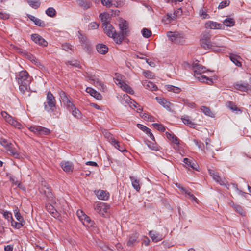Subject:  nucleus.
I'll return each instance as SVG.
<instances>
[{"label": "nucleus", "instance_id": "1", "mask_svg": "<svg viewBox=\"0 0 251 251\" xmlns=\"http://www.w3.org/2000/svg\"><path fill=\"white\" fill-rule=\"evenodd\" d=\"M17 79L19 84V89L22 93H25V91H28L31 80L27 71H22L19 72Z\"/></svg>", "mask_w": 251, "mask_h": 251}, {"label": "nucleus", "instance_id": "2", "mask_svg": "<svg viewBox=\"0 0 251 251\" xmlns=\"http://www.w3.org/2000/svg\"><path fill=\"white\" fill-rule=\"evenodd\" d=\"M193 70L194 76L198 80L201 82H206L207 83H212V81L211 79L203 76L201 75L206 71V68L198 63H195L193 65Z\"/></svg>", "mask_w": 251, "mask_h": 251}, {"label": "nucleus", "instance_id": "3", "mask_svg": "<svg viewBox=\"0 0 251 251\" xmlns=\"http://www.w3.org/2000/svg\"><path fill=\"white\" fill-rule=\"evenodd\" d=\"M169 39L175 44H183L185 42L184 34L178 31H169L167 33Z\"/></svg>", "mask_w": 251, "mask_h": 251}, {"label": "nucleus", "instance_id": "4", "mask_svg": "<svg viewBox=\"0 0 251 251\" xmlns=\"http://www.w3.org/2000/svg\"><path fill=\"white\" fill-rule=\"evenodd\" d=\"M56 106V100L53 94L50 92L47 94L46 102H44V109L49 112H52Z\"/></svg>", "mask_w": 251, "mask_h": 251}, {"label": "nucleus", "instance_id": "5", "mask_svg": "<svg viewBox=\"0 0 251 251\" xmlns=\"http://www.w3.org/2000/svg\"><path fill=\"white\" fill-rule=\"evenodd\" d=\"M119 27L121 29V33H118V35H117L116 43L117 44L121 43L124 37L127 36L129 33L128 24L126 21H122L119 24Z\"/></svg>", "mask_w": 251, "mask_h": 251}, {"label": "nucleus", "instance_id": "6", "mask_svg": "<svg viewBox=\"0 0 251 251\" xmlns=\"http://www.w3.org/2000/svg\"><path fill=\"white\" fill-rule=\"evenodd\" d=\"M102 25L104 33L109 37L113 38L116 42V37L117 35L118 34L116 33L112 25L108 22L103 23Z\"/></svg>", "mask_w": 251, "mask_h": 251}, {"label": "nucleus", "instance_id": "7", "mask_svg": "<svg viewBox=\"0 0 251 251\" xmlns=\"http://www.w3.org/2000/svg\"><path fill=\"white\" fill-rule=\"evenodd\" d=\"M208 49L217 50L216 48H222L224 47V42L220 36H215L211 42Z\"/></svg>", "mask_w": 251, "mask_h": 251}, {"label": "nucleus", "instance_id": "8", "mask_svg": "<svg viewBox=\"0 0 251 251\" xmlns=\"http://www.w3.org/2000/svg\"><path fill=\"white\" fill-rule=\"evenodd\" d=\"M211 35L208 32L205 31L203 32L201 35V45L204 49H208V47L210 46V39Z\"/></svg>", "mask_w": 251, "mask_h": 251}, {"label": "nucleus", "instance_id": "9", "mask_svg": "<svg viewBox=\"0 0 251 251\" xmlns=\"http://www.w3.org/2000/svg\"><path fill=\"white\" fill-rule=\"evenodd\" d=\"M95 210L100 215L105 217V213L107 212L109 206L103 202H98L94 204Z\"/></svg>", "mask_w": 251, "mask_h": 251}, {"label": "nucleus", "instance_id": "10", "mask_svg": "<svg viewBox=\"0 0 251 251\" xmlns=\"http://www.w3.org/2000/svg\"><path fill=\"white\" fill-rule=\"evenodd\" d=\"M139 234L137 233H134L130 235L128 237V240L127 242V245L128 247H133L138 242Z\"/></svg>", "mask_w": 251, "mask_h": 251}, {"label": "nucleus", "instance_id": "11", "mask_svg": "<svg viewBox=\"0 0 251 251\" xmlns=\"http://www.w3.org/2000/svg\"><path fill=\"white\" fill-rule=\"evenodd\" d=\"M31 38V39L36 44H38L39 45L44 47H46L48 45V42L39 34H32Z\"/></svg>", "mask_w": 251, "mask_h": 251}, {"label": "nucleus", "instance_id": "12", "mask_svg": "<svg viewBox=\"0 0 251 251\" xmlns=\"http://www.w3.org/2000/svg\"><path fill=\"white\" fill-rule=\"evenodd\" d=\"M59 94L62 102L66 107H72V106H73V104L70 101L66 94L64 91L60 90L59 91Z\"/></svg>", "mask_w": 251, "mask_h": 251}, {"label": "nucleus", "instance_id": "13", "mask_svg": "<svg viewBox=\"0 0 251 251\" xmlns=\"http://www.w3.org/2000/svg\"><path fill=\"white\" fill-rule=\"evenodd\" d=\"M234 87L236 90L247 92L251 89V86L248 83L237 82L234 84Z\"/></svg>", "mask_w": 251, "mask_h": 251}, {"label": "nucleus", "instance_id": "14", "mask_svg": "<svg viewBox=\"0 0 251 251\" xmlns=\"http://www.w3.org/2000/svg\"><path fill=\"white\" fill-rule=\"evenodd\" d=\"M95 193L99 200L105 201L108 200L109 197V193L103 190L95 191Z\"/></svg>", "mask_w": 251, "mask_h": 251}, {"label": "nucleus", "instance_id": "15", "mask_svg": "<svg viewBox=\"0 0 251 251\" xmlns=\"http://www.w3.org/2000/svg\"><path fill=\"white\" fill-rule=\"evenodd\" d=\"M78 37L81 45L84 48L88 50L90 48V44L86 36L83 35L80 31H78Z\"/></svg>", "mask_w": 251, "mask_h": 251}, {"label": "nucleus", "instance_id": "16", "mask_svg": "<svg viewBox=\"0 0 251 251\" xmlns=\"http://www.w3.org/2000/svg\"><path fill=\"white\" fill-rule=\"evenodd\" d=\"M206 28H209L210 29H223L224 25L223 24H219L217 22L209 21L205 24Z\"/></svg>", "mask_w": 251, "mask_h": 251}, {"label": "nucleus", "instance_id": "17", "mask_svg": "<svg viewBox=\"0 0 251 251\" xmlns=\"http://www.w3.org/2000/svg\"><path fill=\"white\" fill-rule=\"evenodd\" d=\"M157 102L162 106L167 109L169 111H171V106H173V104L171 102L167 101L166 100L162 98H158L156 97Z\"/></svg>", "mask_w": 251, "mask_h": 251}, {"label": "nucleus", "instance_id": "18", "mask_svg": "<svg viewBox=\"0 0 251 251\" xmlns=\"http://www.w3.org/2000/svg\"><path fill=\"white\" fill-rule=\"evenodd\" d=\"M41 192L44 193V195L49 200L52 201H53V194L49 186H47V187L45 189H42Z\"/></svg>", "mask_w": 251, "mask_h": 251}, {"label": "nucleus", "instance_id": "19", "mask_svg": "<svg viewBox=\"0 0 251 251\" xmlns=\"http://www.w3.org/2000/svg\"><path fill=\"white\" fill-rule=\"evenodd\" d=\"M86 92L89 93L92 96L98 100H100L102 99V96L101 94L98 92H97L94 89H92L90 87H88L86 88Z\"/></svg>", "mask_w": 251, "mask_h": 251}, {"label": "nucleus", "instance_id": "20", "mask_svg": "<svg viewBox=\"0 0 251 251\" xmlns=\"http://www.w3.org/2000/svg\"><path fill=\"white\" fill-rule=\"evenodd\" d=\"M78 5L86 10L91 6V3L86 0H76Z\"/></svg>", "mask_w": 251, "mask_h": 251}, {"label": "nucleus", "instance_id": "21", "mask_svg": "<svg viewBox=\"0 0 251 251\" xmlns=\"http://www.w3.org/2000/svg\"><path fill=\"white\" fill-rule=\"evenodd\" d=\"M96 49L98 52L101 54H105L108 50V48L103 44H98L96 46Z\"/></svg>", "mask_w": 251, "mask_h": 251}, {"label": "nucleus", "instance_id": "22", "mask_svg": "<svg viewBox=\"0 0 251 251\" xmlns=\"http://www.w3.org/2000/svg\"><path fill=\"white\" fill-rule=\"evenodd\" d=\"M62 168L66 172H72L73 166L71 163L68 161L62 162L61 163Z\"/></svg>", "mask_w": 251, "mask_h": 251}, {"label": "nucleus", "instance_id": "23", "mask_svg": "<svg viewBox=\"0 0 251 251\" xmlns=\"http://www.w3.org/2000/svg\"><path fill=\"white\" fill-rule=\"evenodd\" d=\"M183 162L188 167H190L192 169H195L197 171L199 170L197 168V166H198V165L195 161H194L193 160H191L187 158H185L183 159Z\"/></svg>", "mask_w": 251, "mask_h": 251}, {"label": "nucleus", "instance_id": "24", "mask_svg": "<svg viewBox=\"0 0 251 251\" xmlns=\"http://www.w3.org/2000/svg\"><path fill=\"white\" fill-rule=\"evenodd\" d=\"M28 17L30 19V20H31L32 21H33L34 23V24L36 25L39 26L40 27H44L45 26V24L44 22L42 21L41 20H40L37 18H36L34 16L30 15H28Z\"/></svg>", "mask_w": 251, "mask_h": 251}, {"label": "nucleus", "instance_id": "25", "mask_svg": "<svg viewBox=\"0 0 251 251\" xmlns=\"http://www.w3.org/2000/svg\"><path fill=\"white\" fill-rule=\"evenodd\" d=\"M111 144L114 146L115 148H116L121 152H127V151L125 148L124 145L123 144L120 143L119 142L116 141V140H115V142H112Z\"/></svg>", "mask_w": 251, "mask_h": 251}, {"label": "nucleus", "instance_id": "26", "mask_svg": "<svg viewBox=\"0 0 251 251\" xmlns=\"http://www.w3.org/2000/svg\"><path fill=\"white\" fill-rule=\"evenodd\" d=\"M67 109L72 112L73 115L77 118H79L81 115L80 111L73 104V106L72 107H66Z\"/></svg>", "mask_w": 251, "mask_h": 251}, {"label": "nucleus", "instance_id": "27", "mask_svg": "<svg viewBox=\"0 0 251 251\" xmlns=\"http://www.w3.org/2000/svg\"><path fill=\"white\" fill-rule=\"evenodd\" d=\"M166 137L173 143L178 145L179 144V139L173 133H170L168 132H166Z\"/></svg>", "mask_w": 251, "mask_h": 251}, {"label": "nucleus", "instance_id": "28", "mask_svg": "<svg viewBox=\"0 0 251 251\" xmlns=\"http://www.w3.org/2000/svg\"><path fill=\"white\" fill-rule=\"evenodd\" d=\"M130 179L132 182V185L133 188L137 191H139L140 189V181L134 176H130Z\"/></svg>", "mask_w": 251, "mask_h": 251}, {"label": "nucleus", "instance_id": "29", "mask_svg": "<svg viewBox=\"0 0 251 251\" xmlns=\"http://www.w3.org/2000/svg\"><path fill=\"white\" fill-rule=\"evenodd\" d=\"M149 234L150 237L151 238L152 240L155 242H157L162 239L161 236L158 234H156L153 231H150Z\"/></svg>", "mask_w": 251, "mask_h": 251}, {"label": "nucleus", "instance_id": "30", "mask_svg": "<svg viewBox=\"0 0 251 251\" xmlns=\"http://www.w3.org/2000/svg\"><path fill=\"white\" fill-rule=\"evenodd\" d=\"M144 86L148 89L155 91L157 89L156 86L152 82L146 81L143 83Z\"/></svg>", "mask_w": 251, "mask_h": 251}, {"label": "nucleus", "instance_id": "31", "mask_svg": "<svg viewBox=\"0 0 251 251\" xmlns=\"http://www.w3.org/2000/svg\"><path fill=\"white\" fill-rule=\"evenodd\" d=\"M182 121L183 123L187 125V126L192 127L194 128L196 124L193 122L192 121H191L188 116H185L181 118Z\"/></svg>", "mask_w": 251, "mask_h": 251}, {"label": "nucleus", "instance_id": "32", "mask_svg": "<svg viewBox=\"0 0 251 251\" xmlns=\"http://www.w3.org/2000/svg\"><path fill=\"white\" fill-rule=\"evenodd\" d=\"M223 25H225L228 27H231L234 25L235 21L234 19L232 18H227L223 21Z\"/></svg>", "mask_w": 251, "mask_h": 251}, {"label": "nucleus", "instance_id": "33", "mask_svg": "<svg viewBox=\"0 0 251 251\" xmlns=\"http://www.w3.org/2000/svg\"><path fill=\"white\" fill-rule=\"evenodd\" d=\"M27 2L34 9H37L40 6V0H27Z\"/></svg>", "mask_w": 251, "mask_h": 251}, {"label": "nucleus", "instance_id": "34", "mask_svg": "<svg viewBox=\"0 0 251 251\" xmlns=\"http://www.w3.org/2000/svg\"><path fill=\"white\" fill-rule=\"evenodd\" d=\"M102 134L111 144L112 142H115V139L113 138L112 134H111L107 130H103L102 131Z\"/></svg>", "mask_w": 251, "mask_h": 251}, {"label": "nucleus", "instance_id": "35", "mask_svg": "<svg viewBox=\"0 0 251 251\" xmlns=\"http://www.w3.org/2000/svg\"><path fill=\"white\" fill-rule=\"evenodd\" d=\"M83 217H82L81 218V220L83 221V224H86L87 226H93V225L94 224L93 221H92L90 218L87 216H86L85 214L83 215Z\"/></svg>", "mask_w": 251, "mask_h": 251}, {"label": "nucleus", "instance_id": "36", "mask_svg": "<svg viewBox=\"0 0 251 251\" xmlns=\"http://www.w3.org/2000/svg\"><path fill=\"white\" fill-rule=\"evenodd\" d=\"M123 90L130 94H133L134 93V91L128 85L123 82L122 85L120 87Z\"/></svg>", "mask_w": 251, "mask_h": 251}, {"label": "nucleus", "instance_id": "37", "mask_svg": "<svg viewBox=\"0 0 251 251\" xmlns=\"http://www.w3.org/2000/svg\"><path fill=\"white\" fill-rule=\"evenodd\" d=\"M226 105L232 111H238V112H241V110L238 108L236 104L232 102V101H228L226 104Z\"/></svg>", "mask_w": 251, "mask_h": 251}, {"label": "nucleus", "instance_id": "38", "mask_svg": "<svg viewBox=\"0 0 251 251\" xmlns=\"http://www.w3.org/2000/svg\"><path fill=\"white\" fill-rule=\"evenodd\" d=\"M14 212L15 213V217L17 221L21 223H24L25 225V221L23 218V217L21 215L20 213L19 212V210L18 208H16L14 210Z\"/></svg>", "mask_w": 251, "mask_h": 251}, {"label": "nucleus", "instance_id": "39", "mask_svg": "<svg viewBox=\"0 0 251 251\" xmlns=\"http://www.w3.org/2000/svg\"><path fill=\"white\" fill-rule=\"evenodd\" d=\"M8 123L11 125L12 126H14L15 127L17 128L18 129H20L22 127V125L19 122L14 119L13 118H12L8 122Z\"/></svg>", "mask_w": 251, "mask_h": 251}, {"label": "nucleus", "instance_id": "40", "mask_svg": "<svg viewBox=\"0 0 251 251\" xmlns=\"http://www.w3.org/2000/svg\"><path fill=\"white\" fill-rule=\"evenodd\" d=\"M46 14L49 17H54L56 16V12L53 7H49L46 11Z\"/></svg>", "mask_w": 251, "mask_h": 251}, {"label": "nucleus", "instance_id": "41", "mask_svg": "<svg viewBox=\"0 0 251 251\" xmlns=\"http://www.w3.org/2000/svg\"><path fill=\"white\" fill-rule=\"evenodd\" d=\"M239 57L235 55H231L230 56V60L237 66L241 67L242 66L241 63L238 60Z\"/></svg>", "mask_w": 251, "mask_h": 251}, {"label": "nucleus", "instance_id": "42", "mask_svg": "<svg viewBox=\"0 0 251 251\" xmlns=\"http://www.w3.org/2000/svg\"><path fill=\"white\" fill-rule=\"evenodd\" d=\"M10 222L11 223V226L13 227H14V228H17V229H19V228H21L24 225V223H21L20 222H15L13 220V219H12L10 221Z\"/></svg>", "mask_w": 251, "mask_h": 251}, {"label": "nucleus", "instance_id": "43", "mask_svg": "<svg viewBox=\"0 0 251 251\" xmlns=\"http://www.w3.org/2000/svg\"><path fill=\"white\" fill-rule=\"evenodd\" d=\"M234 209L237 213H238L241 216H246V213L244 211L242 207L240 205H234Z\"/></svg>", "mask_w": 251, "mask_h": 251}, {"label": "nucleus", "instance_id": "44", "mask_svg": "<svg viewBox=\"0 0 251 251\" xmlns=\"http://www.w3.org/2000/svg\"><path fill=\"white\" fill-rule=\"evenodd\" d=\"M167 89L169 91H172L176 93H178L181 91V89L179 88L172 85H168L167 86Z\"/></svg>", "mask_w": 251, "mask_h": 251}, {"label": "nucleus", "instance_id": "45", "mask_svg": "<svg viewBox=\"0 0 251 251\" xmlns=\"http://www.w3.org/2000/svg\"><path fill=\"white\" fill-rule=\"evenodd\" d=\"M153 126L159 131L161 132H164L165 131V128L164 126L161 124L154 123L152 124Z\"/></svg>", "mask_w": 251, "mask_h": 251}, {"label": "nucleus", "instance_id": "46", "mask_svg": "<svg viewBox=\"0 0 251 251\" xmlns=\"http://www.w3.org/2000/svg\"><path fill=\"white\" fill-rule=\"evenodd\" d=\"M50 130L49 129L40 126L38 134H40L41 135H48V134H50Z\"/></svg>", "mask_w": 251, "mask_h": 251}, {"label": "nucleus", "instance_id": "47", "mask_svg": "<svg viewBox=\"0 0 251 251\" xmlns=\"http://www.w3.org/2000/svg\"><path fill=\"white\" fill-rule=\"evenodd\" d=\"M66 64L71 65L76 67H79L80 66L79 62L76 60L68 61L66 62Z\"/></svg>", "mask_w": 251, "mask_h": 251}, {"label": "nucleus", "instance_id": "48", "mask_svg": "<svg viewBox=\"0 0 251 251\" xmlns=\"http://www.w3.org/2000/svg\"><path fill=\"white\" fill-rule=\"evenodd\" d=\"M142 35L145 38H149L151 35V32L150 30L144 28L142 30Z\"/></svg>", "mask_w": 251, "mask_h": 251}, {"label": "nucleus", "instance_id": "49", "mask_svg": "<svg viewBox=\"0 0 251 251\" xmlns=\"http://www.w3.org/2000/svg\"><path fill=\"white\" fill-rule=\"evenodd\" d=\"M201 110L206 115L212 116L213 113L211 111L210 109L205 106H202L201 107Z\"/></svg>", "mask_w": 251, "mask_h": 251}, {"label": "nucleus", "instance_id": "50", "mask_svg": "<svg viewBox=\"0 0 251 251\" xmlns=\"http://www.w3.org/2000/svg\"><path fill=\"white\" fill-rule=\"evenodd\" d=\"M113 4L117 7H121L125 2V0H112Z\"/></svg>", "mask_w": 251, "mask_h": 251}, {"label": "nucleus", "instance_id": "51", "mask_svg": "<svg viewBox=\"0 0 251 251\" xmlns=\"http://www.w3.org/2000/svg\"><path fill=\"white\" fill-rule=\"evenodd\" d=\"M146 144L148 147L152 150H157V147L156 145L151 142V141H146Z\"/></svg>", "mask_w": 251, "mask_h": 251}, {"label": "nucleus", "instance_id": "52", "mask_svg": "<svg viewBox=\"0 0 251 251\" xmlns=\"http://www.w3.org/2000/svg\"><path fill=\"white\" fill-rule=\"evenodd\" d=\"M230 3V1L229 0H224L220 3L218 8L219 9H223L227 6L229 5Z\"/></svg>", "mask_w": 251, "mask_h": 251}, {"label": "nucleus", "instance_id": "53", "mask_svg": "<svg viewBox=\"0 0 251 251\" xmlns=\"http://www.w3.org/2000/svg\"><path fill=\"white\" fill-rule=\"evenodd\" d=\"M141 116L146 121L150 122L154 121L153 117L151 116V115H149L148 114L144 113Z\"/></svg>", "mask_w": 251, "mask_h": 251}, {"label": "nucleus", "instance_id": "54", "mask_svg": "<svg viewBox=\"0 0 251 251\" xmlns=\"http://www.w3.org/2000/svg\"><path fill=\"white\" fill-rule=\"evenodd\" d=\"M99 26V24L96 22H92L89 24L88 26L89 29L94 30L97 29Z\"/></svg>", "mask_w": 251, "mask_h": 251}, {"label": "nucleus", "instance_id": "55", "mask_svg": "<svg viewBox=\"0 0 251 251\" xmlns=\"http://www.w3.org/2000/svg\"><path fill=\"white\" fill-rule=\"evenodd\" d=\"M102 4L108 7H110L113 4L111 0H100Z\"/></svg>", "mask_w": 251, "mask_h": 251}, {"label": "nucleus", "instance_id": "56", "mask_svg": "<svg viewBox=\"0 0 251 251\" xmlns=\"http://www.w3.org/2000/svg\"><path fill=\"white\" fill-rule=\"evenodd\" d=\"M2 116L5 119L7 122H8L12 117L9 115L6 112L2 111L1 112Z\"/></svg>", "mask_w": 251, "mask_h": 251}, {"label": "nucleus", "instance_id": "57", "mask_svg": "<svg viewBox=\"0 0 251 251\" xmlns=\"http://www.w3.org/2000/svg\"><path fill=\"white\" fill-rule=\"evenodd\" d=\"M185 193L189 196V198L192 200L196 202V203H198V200L197 199V198L194 196L192 194H191L190 192H189L187 191H185Z\"/></svg>", "mask_w": 251, "mask_h": 251}, {"label": "nucleus", "instance_id": "58", "mask_svg": "<svg viewBox=\"0 0 251 251\" xmlns=\"http://www.w3.org/2000/svg\"><path fill=\"white\" fill-rule=\"evenodd\" d=\"M3 215L4 218L7 219L8 221H10L13 219L12 214L9 212L5 211L4 212Z\"/></svg>", "mask_w": 251, "mask_h": 251}, {"label": "nucleus", "instance_id": "59", "mask_svg": "<svg viewBox=\"0 0 251 251\" xmlns=\"http://www.w3.org/2000/svg\"><path fill=\"white\" fill-rule=\"evenodd\" d=\"M108 14H105V13H101L99 15V17L100 19L101 20V21L103 23L104 22H108L107 21V17H108Z\"/></svg>", "mask_w": 251, "mask_h": 251}, {"label": "nucleus", "instance_id": "60", "mask_svg": "<svg viewBox=\"0 0 251 251\" xmlns=\"http://www.w3.org/2000/svg\"><path fill=\"white\" fill-rule=\"evenodd\" d=\"M137 127L146 133L150 132V129L143 125L138 124Z\"/></svg>", "mask_w": 251, "mask_h": 251}, {"label": "nucleus", "instance_id": "61", "mask_svg": "<svg viewBox=\"0 0 251 251\" xmlns=\"http://www.w3.org/2000/svg\"><path fill=\"white\" fill-rule=\"evenodd\" d=\"M144 76L148 78H152L154 76L151 72L150 71H146L143 72Z\"/></svg>", "mask_w": 251, "mask_h": 251}, {"label": "nucleus", "instance_id": "62", "mask_svg": "<svg viewBox=\"0 0 251 251\" xmlns=\"http://www.w3.org/2000/svg\"><path fill=\"white\" fill-rule=\"evenodd\" d=\"M233 188L235 189V190L237 192V193L239 195H243L244 194H246V193L243 192L242 191L239 190L238 188V186L236 184H232Z\"/></svg>", "mask_w": 251, "mask_h": 251}, {"label": "nucleus", "instance_id": "63", "mask_svg": "<svg viewBox=\"0 0 251 251\" xmlns=\"http://www.w3.org/2000/svg\"><path fill=\"white\" fill-rule=\"evenodd\" d=\"M0 143L1 145L4 147H8L10 143L8 142V141L4 138H1L0 140Z\"/></svg>", "mask_w": 251, "mask_h": 251}, {"label": "nucleus", "instance_id": "64", "mask_svg": "<svg viewBox=\"0 0 251 251\" xmlns=\"http://www.w3.org/2000/svg\"><path fill=\"white\" fill-rule=\"evenodd\" d=\"M91 80L94 81V83L97 86H100L101 89H103L104 85L100 81H99L98 80H95L94 79H92Z\"/></svg>", "mask_w": 251, "mask_h": 251}]
</instances>
